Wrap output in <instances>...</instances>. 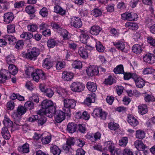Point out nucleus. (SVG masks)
Returning <instances> with one entry per match:
<instances>
[{
    "label": "nucleus",
    "mask_w": 155,
    "mask_h": 155,
    "mask_svg": "<svg viewBox=\"0 0 155 155\" xmlns=\"http://www.w3.org/2000/svg\"><path fill=\"white\" fill-rule=\"evenodd\" d=\"M42 109L37 111L39 115H45L47 116H61L64 113L63 111L58 110L55 111L56 108L53 106L52 101L48 100H43L41 104Z\"/></svg>",
    "instance_id": "nucleus-1"
},
{
    "label": "nucleus",
    "mask_w": 155,
    "mask_h": 155,
    "mask_svg": "<svg viewBox=\"0 0 155 155\" xmlns=\"http://www.w3.org/2000/svg\"><path fill=\"white\" fill-rule=\"evenodd\" d=\"M76 101L71 99H65L64 100V106L67 108V110L64 109V114L61 116H70L71 111L70 109L74 108L76 104Z\"/></svg>",
    "instance_id": "nucleus-2"
},
{
    "label": "nucleus",
    "mask_w": 155,
    "mask_h": 155,
    "mask_svg": "<svg viewBox=\"0 0 155 155\" xmlns=\"http://www.w3.org/2000/svg\"><path fill=\"white\" fill-rule=\"evenodd\" d=\"M39 50L38 48H33L30 49L27 53L23 52L21 55L24 58L32 60L33 59H35L39 54Z\"/></svg>",
    "instance_id": "nucleus-3"
},
{
    "label": "nucleus",
    "mask_w": 155,
    "mask_h": 155,
    "mask_svg": "<svg viewBox=\"0 0 155 155\" xmlns=\"http://www.w3.org/2000/svg\"><path fill=\"white\" fill-rule=\"evenodd\" d=\"M85 86L82 83L78 82H73L70 86L71 90L74 92H80L83 91Z\"/></svg>",
    "instance_id": "nucleus-4"
},
{
    "label": "nucleus",
    "mask_w": 155,
    "mask_h": 155,
    "mask_svg": "<svg viewBox=\"0 0 155 155\" xmlns=\"http://www.w3.org/2000/svg\"><path fill=\"white\" fill-rule=\"evenodd\" d=\"M31 76L33 79L36 82L38 81L40 79H45L46 77L45 73L42 70L39 69L33 73Z\"/></svg>",
    "instance_id": "nucleus-5"
},
{
    "label": "nucleus",
    "mask_w": 155,
    "mask_h": 155,
    "mask_svg": "<svg viewBox=\"0 0 155 155\" xmlns=\"http://www.w3.org/2000/svg\"><path fill=\"white\" fill-rule=\"evenodd\" d=\"M70 25L76 28H80L82 25V23L80 18L75 17L71 18L70 22Z\"/></svg>",
    "instance_id": "nucleus-6"
},
{
    "label": "nucleus",
    "mask_w": 155,
    "mask_h": 155,
    "mask_svg": "<svg viewBox=\"0 0 155 155\" xmlns=\"http://www.w3.org/2000/svg\"><path fill=\"white\" fill-rule=\"evenodd\" d=\"M132 79L134 80L137 88H141L145 86L146 83L145 81L141 78L138 77L137 74H133Z\"/></svg>",
    "instance_id": "nucleus-7"
},
{
    "label": "nucleus",
    "mask_w": 155,
    "mask_h": 155,
    "mask_svg": "<svg viewBox=\"0 0 155 155\" xmlns=\"http://www.w3.org/2000/svg\"><path fill=\"white\" fill-rule=\"evenodd\" d=\"M122 18L123 20H127L129 21H134L138 18L137 15L135 13H125L121 15Z\"/></svg>",
    "instance_id": "nucleus-8"
},
{
    "label": "nucleus",
    "mask_w": 155,
    "mask_h": 155,
    "mask_svg": "<svg viewBox=\"0 0 155 155\" xmlns=\"http://www.w3.org/2000/svg\"><path fill=\"white\" fill-rule=\"evenodd\" d=\"M86 72L87 75L89 76L97 75L99 73L98 68L94 66H90L87 68Z\"/></svg>",
    "instance_id": "nucleus-9"
},
{
    "label": "nucleus",
    "mask_w": 155,
    "mask_h": 155,
    "mask_svg": "<svg viewBox=\"0 0 155 155\" xmlns=\"http://www.w3.org/2000/svg\"><path fill=\"white\" fill-rule=\"evenodd\" d=\"M104 146L112 155L115 154V147L113 142L111 141H108L104 143Z\"/></svg>",
    "instance_id": "nucleus-10"
},
{
    "label": "nucleus",
    "mask_w": 155,
    "mask_h": 155,
    "mask_svg": "<svg viewBox=\"0 0 155 155\" xmlns=\"http://www.w3.org/2000/svg\"><path fill=\"white\" fill-rule=\"evenodd\" d=\"M3 18L4 22L6 24H9L13 21L14 18V15L12 12H7L4 14Z\"/></svg>",
    "instance_id": "nucleus-11"
},
{
    "label": "nucleus",
    "mask_w": 155,
    "mask_h": 155,
    "mask_svg": "<svg viewBox=\"0 0 155 155\" xmlns=\"http://www.w3.org/2000/svg\"><path fill=\"white\" fill-rule=\"evenodd\" d=\"M144 61L150 64H153L155 62V56L153 54H148L143 57Z\"/></svg>",
    "instance_id": "nucleus-12"
},
{
    "label": "nucleus",
    "mask_w": 155,
    "mask_h": 155,
    "mask_svg": "<svg viewBox=\"0 0 155 155\" xmlns=\"http://www.w3.org/2000/svg\"><path fill=\"white\" fill-rule=\"evenodd\" d=\"M79 32L81 33V35L79 37L80 41L82 43H86L87 40L89 38L87 33V32L84 29H79Z\"/></svg>",
    "instance_id": "nucleus-13"
},
{
    "label": "nucleus",
    "mask_w": 155,
    "mask_h": 155,
    "mask_svg": "<svg viewBox=\"0 0 155 155\" xmlns=\"http://www.w3.org/2000/svg\"><path fill=\"white\" fill-rule=\"evenodd\" d=\"M134 145L135 147L139 151H144L146 147L142 141L138 140L135 141Z\"/></svg>",
    "instance_id": "nucleus-14"
},
{
    "label": "nucleus",
    "mask_w": 155,
    "mask_h": 155,
    "mask_svg": "<svg viewBox=\"0 0 155 155\" xmlns=\"http://www.w3.org/2000/svg\"><path fill=\"white\" fill-rule=\"evenodd\" d=\"M74 76L73 73L70 72L64 71L62 75V78L64 81H70L72 80Z\"/></svg>",
    "instance_id": "nucleus-15"
},
{
    "label": "nucleus",
    "mask_w": 155,
    "mask_h": 155,
    "mask_svg": "<svg viewBox=\"0 0 155 155\" xmlns=\"http://www.w3.org/2000/svg\"><path fill=\"white\" fill-rule=\"evenodd\" d=\"M133 52L137 54H140L143 51V46L138 44H135L132 47Z\"/></svg>",
    "instance_id": "nucleus-16"
},
{
    "label": "nucleus",
    "mask_w": 155,
    "mask_h": 155,
    "mask_svg": "<svg viewBox=\"0 0 155 155\" xmlns=\"http://www.w3.org/2000/svg\"><path fill=\"white\" fill-rule=\"evenodd\" d=\"M92 115L96 116L99 115L100 116H106L107 115V113L103 111L101 109L96 108L93 111Z\"/></svg>",
    "instance_id": "nucleus-17"
},
{
    "label": "nucleus",
    "mask_w": 155,
    "mask_h": 155,
    "mask_svg": "<svg viewBox=\"0 0 155 155\" xmlns=\"http://www.w3.org/2000/svg\"><path fill=\"white\" fill-rule=\"evenodd\" d=\"M95 95L93 93L89 94L84 101L85 103L87 105H89L91 103H94L95 101Z\"/></svg>",
    "instance_id": "nucleus-18"
},
{
    "label": "nucleus",
    "mask_w": 155,
    "mask_h": 155,
    "mask_svg": "<svg viewBox=\"0 0 155 155\" xmlns=\"http://www.w3.org/2000/svg\"><path fill=\"white\" fill-rule=\"evenodd\" d=\"M53 63L50 59L46 58L43 60L42 66L44 68L49 69L52 67Z\"/></svg>",
    "instance_id": "nucleus-19"
},
{
    "label": "nucleus",
    "mask_w": 155,
    "mask_h": 155,
    "mask_svg": "<svg viewBox=\"0 0 155 155\" xmlns=\"http://www.w3.org/2000/svg\"><path fill=\"white\" fill-rule=\"evenodd\" d=\"M138 109L139 114L141 115L145 114L148 112L147 107L146 104L139 105L138 107Z\"/></svg>",
    "instance_id": "nucleus-20"
},
{
    "label": "nucleus",
    "mask_w": 155,
    "mask_h": 155,
    "mask_svg": "<svg viewBox=\"0 0 155 155\" xmlns=\"http://www.w3.org/2000/svg\"><path fill=\"white\" fill-rule=\"evenodd\" d=\"M78 52L80 57L83 59H86L87 58V50L84 47H80L78 49Z\"/></svg>",
    "instance_id": "nucleus-21"
},
{
    "label": "nucleus",
    "mask_w": 155,
    "mask_h": 155,
    "mask_svg": "<svg viewBox=\"0 0 155 155\" xmlns=\"http://www.w3.org/2000/svg\"><path fill=\"white\" fill-rule=\"evenodd\" d=\"M54 12L58 14H59L61 15H64L66 13V11L64 9L59 5H57L54 7Z\"/></svg>",
    "instance_id": "nucleus-22"
},
{
    "label": "nucleus",
    "mask_w": 155,
    "mask_h": 155,
    "mask_svg": "<svg viewBox=\"0 0 155 155\" xmlns=\"http://www.w3.org/2000/svg\"><path fill=\"white\" fill-rule=\"evenodd\" d=\"M101 28L98 26H93L91 28L90 33L93 35H97L100 32Z\"/></svg>",
    "instance_id": "nucleus-23"
},
{
    "label": "nucleus",
    "mask_w": 155,
    "mask_h": 155,
    "mask_svg": "<svg viewBox=\"0 0 155 155\" xmlns=\"http://www.w3.org/2000/svg\"><path fill=\"white\" fill-rule=\"evenodd\" d=\"M86 86L88 89L91 92H95L97 89V86L96 84L94 82H87Z\"/></svg>",
    "instance_id": "nucleus-24"
},
{
    "label": "nucleus",
    "mask_w": 155,
    "mask_h": 155,
    "mask_svg": "<svg viewBox=\"0 0 155 155\" xmlns=\"http://www.w3.org/2000/svg\"><path fill=\"white\" fill-rule=\"evenodd\" d=\"M77 128V125L74 123H71L68 124L67 130L70 133H72L76 131Z\"/></svg>",
    "instance_id": "nucleus-25"
},
{
    "label": "nucleus",
    "mask_w": 155,
    "mask_h": 155,
    "mask_svg": "<svg viewBox=\"0 0 155 155\" xmlns=\"http://www.w3.org/2000/svg\"><path fill=\"white\" fill-rule=\"evenodd\" d=\"M29 147L28 144L25 143L22 147H19L18 149L20 152L23 153H27L29 152Z\"/></svg>",
    "instance_id": "nucleus-26"
},
{
    "label": "nucleus",
    "mask_w": 155,
    "mask_h": 155,
    "mask_svg": "<svg viewBox=\"0 0 155 155\" xmlns=\"http://www.w3.org/2000/svg\"><path fill=\"white\" fill-rule=\"evenodd\" d=\"M113 44L118 50L123 51L125 48V46L124 43L122 41H119L117 42H113Z\"/></svg>",
    "instance_id": "nucleus-27"
},
{
    "label": "nucleus",
    "mask_w": 155,
    "mask_h": 155,
    "mask_svg": "<svg viewBox=\"0 0 155 155\" xmlns=\"http://www.w3.org/2000/svg\"><path fill=\"white\" fill-rule=\"evenodd\" d=\"M127 121L133 126H135L138 124V121L134 117H128Z\"/></svg>",
    "instance_id": "nucleus-28"
},
{
    "label": "nucleus",
    "mask_w": 155,
    "mask_h": 155,
    "mask_svg": "<svg viewBox=\"0 0 155 155\" xmlns=\"http://www.w3.org/2000/svg\"><path fill=\"white\" fill-rule=\"evenodd\" d=\"M3 123L5 127L8 128H11L13 125V122L10 119L7 117H5L3 121Z\"/></svg>",
    "instance_id": "nucleus-29"
},
{
    "label": "nucleus",
    "mask_w": 155,
    "mask_h": 155,
    "mask_svg": "<svg viewBox=\"0 0 155 155\" xmlns=\"http://www.w3.org/2000/svg\"><path fill=\"white\" fill-rule=\"evenodd\" d=\"M0 74L6 80L8 79L11 78V73L9 71L7 70L2 69L0 71Z\"/></svg>",
    "instance_id": "nucleus-30"
},
{
    "label": "nucleus",
    "mask_w": 155,
    "mask_h": 155,
    "mask_svg": "<svg viewBox=\"0 0 155 155\" xmlns=\"http://www.w3.org/2000/svg\"><path fill=\"white\" fill-rule=\"evenodd\" d=\"M57 31L58 33L63 37L64 40H66L68 39V32L66 29L61 28Z\"/></svg>",
    "instance_id": "nucleus-31"
},
{
    "label": "nucleus",
    "mask_w": 155,
    "mask_h": 155,
    "mask_svg": "<svg viewBox=\"0 0 155 155\" xmlns=\"http://www.w3.org/2000/svg\"><path fill=\"white\" fill-rule=\"evenodd\" d=\"M114 71L116 74H124V67L122 65H118L114 69Z\"/></svg>",
    "instance_id": "nucleus-32"
},
{
    "label": "nucleus",
    "mask_w": 155,
    "mask_h": 155,
    "mask_svg": "<svg viewBox=\"0 0 155 155\" xmlns=\"http://www.w3.org/2000/svg\"><path fill=\"white\" fill-rule=\"evenodd\" d=\"M51 152L54 155H59L61 152V150L57 146L54 145L51 147Z\"/></svg>",
    "instance_id": "nucleus-33"
},
{
    "label": "nucleus",
    "mask_w": 155,
    "mask_h": 155,
    "mask_svg": "<svg viewBox=\"0 0 155 155\" xmlns=\"http://www.w3.org/2000/svg\"><path fill=\"white\" fill-rule=\"evenodd\" d=\"M26 111V108L23 106L19 105L18 106L17 112L18 114L20 116H22L25 114Z\"/></svg>",
    "instance_id": "nucleus-34"
},
{
    "label": "nucleus",
    "mask_w": 155,
    "mask_h": 155,
    "mask_svg": "<svg viewBox=\"0 0 155 155\" xmlns=\"http://www.w3.org/2000/svg\"><path fill=\"white\" fill-rule=\"evenodd\" d=\"M125 26L127 28L132 30H136L138 28L137 25L135 23L127 22Z\"/></svg>",
    "instance_id": "nucleus-35"
},
{
    "label": "nucleus",
    "mask_w": 155,
    "mask_h": 155,
    "mask_svg": "<svg viewBox=\"0 0 155 155\" xmlns=\"http://www.w3.org/2000/svg\"><path fill=\"white\" fill-rule=\"evenodd\" d=\"M145 137V134L142 130H137L136 131V137L140 139H142Z\"/></svg>",
    "instance_id": "nucleus-36"
},
{
    "label": "nucleus",
    "mask_w": 155,
    "mask_h": 155,
    "mask_svg": "<svg viewBox=\"0 0 155 155\" xmlns=\"http://www.w3.org/2000/svg\"><path fill=\"white\" fill-rule=\"evenodd\" d=\"M144 100L146 102H153L155 101V98L152 95L146 94L144 96Z\"/></svg>",
    "instance_id": "nucleus-37"
},
{
    "label": "nucleus",
    "mask_w": 155,
    "mask_h": 155,
    "mask_svg": "<svg viewBox=\"0 0 155 155\" xmlns=\"http://www.w3.org/2000/svg\"><path fill=\"white\" fill-rule=\"evenodd\" d=\"M96 48L97 50L100 52H102L104 51V48L101 43L99 41H95Z\"/></svg>",
    "instance_id": "nucleus-38"
},
{
    "label": "nucleus",
    "mask_w": 155,
    "mask_h": 155,
    "mask_svg": "<svg viewBox=\"0 0 155 155\" xmlns=\"http://www.w3.org/2000/svg\"><path fill=\"white\" fill-rule=\"evenodd\" d=\"M8 69L10 73L13 75L15 74L18 72L17 69L14 64L9 65Z\"/></svg>",
    "instance_id": "nucleus-39"
},
{
    "label": "nucleus",
    "mask_w": 155,
    "mask_h": 155,
    "mask_svg": "<svg viewBox=\"0 0 155 155\" xmlns=\"http://www.w3.org/2000/svg\"><path fill=\"white\" fill-rule=\"evenodd\" d=\"M20 37L25 39L29 40L33 37V35L31 33L26 32L23 33L20 35Z\"/></svg>",
    "instance_id": "nucleus-40"
},
{
    "label": "nucleus",
    "mask_w": 155,
    "mask_h": 155,
    "mask_svg": "<svg viewBox=\"0 0 155 155\" xmlns=\"http://www.w3.org/2000/svg\"><path fill=\"white\" fill-rule=\"evenodd\" d=\"M128 142V139L127 137H123L119 140V144L120 146L125 147L126 146Z\"/></svg>",
    "instance_id": "nucleus-41"
},
{
    "label": "nucleus",
    "mask_w": 155,
    "mask_h": 155,
    "mask_svg": "<svg viewBox=\"0 0 155 155\" xmlns=\"http://www.w3.org/2000/svg\"><path fill=\"white\" fill-rule=\"evenodd\" d=\"M72 65L73 68L79 69L82 67V63L80 61H75L72 64Z\"/></svg>",
    "instance_id": "nucleus-42"
},
{
    "label": "nucleus",
    "mask_w": 155,
    "mask_h": 155,
    "mask_svg": "<svg viewBox=\"0 0 155 155\" xmlns=\"http://www.w3.org/2000/svg\"><path fill=\"white\" fill-rule=\"evenodd\" d=\"M65 63L64 61H58L57 62L56 67L57 70H60L64 67Z\"/></svg>",
    "instance_id": "nucleus-43"
},
{
    "label": "nucleus",
    "mask_w": 155,
    "mask_h": 155,
    "mask_svg": "<svg viewBox=\"0 0 155 155\" xmlns=\"http://www.w3.org/2000/svg\"><path fill=\"white\" fill-rule=\"evenodd\" d=\"M28 31L31 32H35L38 29V26L35 24L28 25L27 26Z\"/></svg>",
    "instance_id": "nucleus-44"
},
{
    "label": "nucleus",
    "mask_w": 155,
    "mask_h": 155,
    "mask_svg": "<svg viewBox=\"0 0 155 155\" xmlns=\"http://www.w3.org/2000/svg\"><path fill=\"white\" fill-rule=\"evenodd\" d=\"M91 14L93 16L97 17L101 15L102 14V12L99 9L95 8L92 10Z\"/></svg>",
    "instance_id": "nucleus-45"
},
{
    "label": "nucleus",
    "mask_w": 155,
    "mask_h": 155,
    "mask_svg": "<svg viewBox=\"0 0 155 155\" xmlns=\"http://www.w3.org/2000/svg\"><path fill=\"white\" fill-rule=\"evenodd\" d=\"M7 62L9 65L13 64L15 61V59L14 56L12 55L9 56L7 58Z\"/></svg>",
    "instance_id": "nucleus-46"
},
{
    "label": "nucleus",
    "mask_w": 155,
    "mask_h": 155,
    "mask_svg": "<svg viewBox=\"0 0 155 155\" xmlns=\"http://www.w3.org/2000/svg\"><path fill=\"white\" fill-rule=\"evenodd\" d=\"M108 127L111 130H115L119 128V126L117 124L111 122L108 124Z\"/></svg>",
    "instance_id": "nucleus-47"
},
{
    "label": "nucleus",
    "mask_w": 155,
    "mask_h": 155,
    "mask_svg": "<svg viewBox=\"0 0 155 155\" xmlns=\"http://www.w3.org/2000/svg\"><path fill=\"white\" fill-rule=\"evenodd\" d=\"M24 107L26 109L27 108L31 110L34 108V104L31 101H28L25 103Z\"/></svg>",
    "instance_id": "nucleus-48"
},
{
    "label": "nucleus",
    "mask_w": 155,
    "mask_h": 155,
    "mask_svg": "<svg viewBox=\"0 0 155 155\" xmlns=\"http://www.w3.org/2000/svg\"><path fill=\"white\" fill-rule=\"evenodd\" d=\"M56 41L53 39H49L47 42V45L49 48H53L56 45Z\"/></svg>",
    "instance_id": "nucleus-49"
},
{
    "label": "nucleus",
    "mask_w": 155,
    "mask_h": 155,
    "mask_svg": "<svg viewBox=\"0 0 155 155\" xmlns=\"http://www.w3.org/2000/svg\"><path fill=\"white\" fill-rule=\"evenodd\" d=\"M48 11L47 9L45 8H43L40 11L39 14L42 17H45L47 16L48 15Z\"/></svg>",
    "instance_id": "nucleus-50"
},
{
    "label": "nucleus",
    "mask_w": 155,
    "mask_h": 155,
    "mask_svg": "<svg viewBox=\"0 0 155 155\" xmlns=\"http://www.w3.org/2000/svg\"><path fill=\"white\" fill-rule=\"evenodd\" d=\"M154 69L151 67L144 68L143 71V73L144 74H151L154 71Z\"/></svg>",
    "instance_id": "nucleus-51"
},
{
    "label": "nucleus",
    "mask_w": 155,
    "mask_h": 155,
    "mask_svg": "<svg viewBox=\"0 0 155 155\" xmlns=\"http://www.w3.org/2000/svg\"><path fill=\"white\" fill-rule=\"evenodd\" d=\"M37 120H38V122L39 125H42L45 123L46 120L45 117H37Z\"/></svg>",
    "instance_id": "nucleus-52"
},
{
    "label": "nucleus",
    "mask_w": 155,
    "mask_h": 155,
    "mask_svg": "<svg viewBox=\"0 0 155 155\" xmlns=\"http://www.w3.org/2000/svg\"><path fill=\"white\" fill-rule=\"evenodd\" d=\"M7 29L8 33H13L15 31V26L14 24L9 25L8 26Z\"/></svg>",
    "instance_id": "nucleus-53"
},
{
    "label": "nucleus",
    "mask_w": 155,
    "mask_h": 155,
    "mask_svg": "<svg viewBox=\"0 0 155 155\" xmlns=\"http://www.w3.org/2000/svg\"><path fill=\"white\" fill-rule=\"evenodd\" d=\"M75 139L73 137H70L68 138L66 141V144L69 146L74 145L75 144Z\"/></svg>",
    "instance_id": "nucleus-54"
},
{
    "label": "nucleus",
    "mask_w": 155,
    "mask_h": 155,
    "mask_svg": "<svg viewBox=\"0 0 155 155\" xmlns=\"http://www.w3.org/2000/svg\"><path fill=\"white\" fill-rule=\"evenodd\" d=\"M34 68L31 67H29L27 68L25 70V73L28 76H30L34 73Z\"/></svg>",
    "instance_id": "nucleus-55"
},
{
    "label": "nucleus",
    "mask_w": 155,
    "mask_h": 155,
    "mask_svg": "<svg viewBox=\"0 0 155 155\" xmlns=\"http://www.w3.org/2000/svg\"><path fill=\"white\" fill-rule=\"evenodd\" d=\"M7 108L8 110H13L15 107V104L14 102L12 101H10L7 103Z\"/></svg>",
    "instance_id": "nucleus-56"
},
{
    "label": "nucleus",
    "mask_w": 155,
    "mask_h": 155,
    "mask_svg": "<svg viewBox=\"0 0 155 155\" xmlns=\"http://www.w3.org/2000/svg\"><path fill=\"white\" fill-rule=\"evenodd\" d=\"M9 5L10 4L9 2H6L1 3L0 5V6L3 10L5 11L9 8Z\"/></svg>",
    "instance_id": "nucleus-57"
},
{
    "label": "nucleus",
    "mask_w": 155,
    "mask_h": 155,
    "mask_svg": "<svg viewBox=\"0 0 155 155\" xmlns=\"http://www.w3.org/2000/svg\"><path fill=\"white\" fill-rule=\"evenodd\" d=\"M51 140V137L50 136H47L45 138H42L41 141L43 144H47L49 143Z\"/></svg>",
    "instance_id": "nucleus-58"
},
{
    "label": "nucleus",
    "mask_w": 155,
    "mask_h": 155,
    "mask_svg": "<svg viewBox=\"0 0 155 155\" xmlns=\"http://www.w3.org/2000/svg\"><path fill=\"white\" fill-rule=\"evenodd\" d=\"M113 82V78L111 76H109L108 78L105 79L104 81V83L107 85H110Z\"/></svg>",
    "instance_id": "nucleus-59"
},
{
    "label": "nucleus",
    "mask_w": 155,
    "mask_h": 155,
    "mask_svg": "<svg viewBox=\"0 0 155 155\" xmlns=\"http://www.w3.org/2000/svg\"><path fill=\"white\" fill-rule=\"evenodd\" d=\"M5 38L6 40H8L10 42H12L13 43H15L16 41L15 38L12 35H6L5 36Z\"/></svg>",
    "instance_id": "nucleus-60"
},
{
    "label": "nucleus",
    "mask_w": 155,
    "mask_h": 155,
    "mask_svg": "<svg viewBox=\"0 0 155 155\" xmlns=\"http://www.w3.org/2000/svg\"><path fill=\"white\" fill-rule=\"evenodd\" d=\"M45 95L49 97H51L54 94V92L51 89H47L45 92Z\"/></svg>",
    "instance_id": "nucleus-61"
},
{
    "label": "nucleus",
    "mask_w": 155,
    "mask_h": 155,
    "mask_svg": "<svg viewBox=\"0 0 155 155\" xmlns=\"http://www.w3.org/2000/svg\"><path fill=\"white\" fill-rule=\"evenodd\" d=\"M24 45L23 41L21 40H19L17 42L15 47L18 49H20L22 48Z\"/></svg>",
    "instance_id": "nucleus-62"
},
{
    "label": "nucleus",
    "mask_w": 155,
    "mask_h": 155,
    "mask_svg": "<svg viewBox=\"0 0 155 155\" xmlns=\"http://www.w3.org/2000/svg\"><path fill=\"white\" fill-rule=\"evenodd\" d=\"M25 11L29 14H32L34 12V7L31 6H28L26 7Z\"/></svg>",
    "instance_id": "nucleus-63"
},
{
    "label": "nucleus",
    "mask_w": 155,
    "mask_h": 155,
    "mask_svg": "<svg viewBox=\"0 0 155 155\" xmlns=\"http://www.w3.org/2000/svg\"><path fill=\"white\" fill-rule=\"evenodd\" d=\"M147 41L151 45L155 47V40L154 39L150 37H148Z\"/></svg>",
    "instance_id": "nucleus-64"
}]
</instances>
